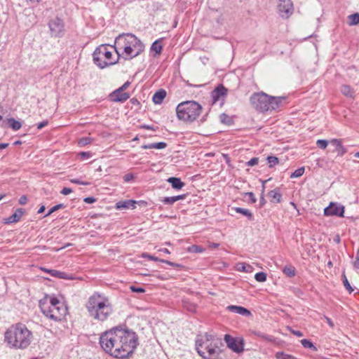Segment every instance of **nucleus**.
<instances>
[{
    "instance_id": "1",
    "label": "nucleus",
    "mask_w": 359,
    "mask_h": 359,
    "mask_svg": "<svg viewBox=\"0 0 359 359\" xmlns=\"http://www.w3.org/2000/svg\"><path fill=\"white\" fill-rule=\"evenodd\" d=\"M100 344L106 353L123 359L133 353L138 341L135 332L116 327L101 334Z\"/></svg>"
},
{
    "instance_id": "2",
    "label": "nucleus",
    "mask_w": 359,
    "mask_h": 359,
    "mask_svg": "<svg viewBox=\"0 0 359 359\" xmlns=\"http://www.w3.org/2000/svg\"><path fill=\"white\" fill-rule=\"evenodd\" d=\"M115 51L118 59L121 57L119 50H123L122 57L125 60H132L144 50V45L135 34L131 33L120 34L115 39Z\"/></svg>"
},
{
    "instance_id": "3",
    "label": "nucleus",
    "mask_w": 359,
    "mask_h": 359,
    "mask_svg": "<svg viewBox=\"0 0 359 359\" xmlns=\"http://www.w3.org/2000/svg\"><path fill=\"white\" fill-rule=\"evenodd\" d=\"M86 307L89 316L99 321L106 320L113 313L109 298L99 292H95L88 298Z\"/></svg>"
},
{
    "instance_id": "4",
    "label": "nucleus",
    "mask_w": 359,
    "mask_h": 359,
    "mask_svg": "<svg viewBox=\"0 0 359 359\" xmlns=\"http://www.w3.org/2000/svg\"><path fill=\"white\" fill-rule=\"evenodd\" d=\"M224 344L221 339L205 332L197 336L196 349L197 353L204 359H215L222 352Z\"/></svg>"
},
{
    "instance_id": "5",
    "label": "nucleus",
    "mask_w": 359,
    "mask_h": 359,
    "mask_svg": "<svg viewBox=\"0 0 359 359\" xmlns=\"http://www.w3.org/2000/svg\"><path fill=\"white\" fill-rule=\"evenodd\" d=\"M32 333L27 326L22 323H16L11 325L5 332V341L15 348H25L32 342Z\"/></svg>"
},
{
    "instance_id": "6",
    "label": "nucleus",
    "mask_w": 359,
    "mask_h": 359,
    "mask_svg": "<svg viewBox=\"0 0 359 359\" xmlns=\"http://www.w3.org/2000/svg\"><path fill=\"white\" fill-rule=\"evenodd\" d=\"M285 97H275L269 95L264 92L253 93L250 98L252 107L260 112L275 111L280 107Z\"/></svg>"
},
{
    "instance_id": "7",
    "label": "nucleus",
    "mask_w": 359,
    "mask_h": 359,
    "mask_svg": "<svg viewBox=\"0 0 359 359\" xmlns=\"http://www.w3.org/2000/svg\"><path fill=\"white\" fill-rule=\"evenodd\" d=\"M202 107L195 101H185L176 108L177 118L184 121L192 122L201 114Z\"/></svg>"
},
{
    "instance_id": "8",
    "label": "nucleus",
    "mask_w": 359,
    "mask_h": 359,
    "mask_svg": "<svg viewBox=\"0 0 359 359\" xmlns=\"http://www.w3.org/2000/svg\"><path fill=\"white\" fill-rule=\"evenodd\" d=\"M40 308L47 318L54 321L61 320L67 313V307L56 297L50 298L49 305L41 304Z\"/></svg>"
},
{
    "instance_id": "9",
    "label": "nucleus",
    "mask_w": 359,
    "mask_h": 359,
    "mask_svg": "<svg viewBox=\"0 0 359 359\" xmlns=\"http://www.w3.org/2000/svg\"><path fill=\"white\" fill-rule=\"evenodd\" d=\"M94 63L101 69H104L109 65L116 64L118 59L112 60V53L108 50L106 45H102L97 47L93 54Z\"/></svg>"
},
{
    "instance_id": "10",
    "label": "nucleus",
    "mask_w": 359,
    "mask_h": 359,
    "mask_svg": "<svg viewBox=\"0 0 359 359\" xmlns=\"http://www.w3.org/2000/svg\"><path fill=\"white\" fill-rule=\"evenodd\" d=\"M50 34L52 37H62L65 34V24L63 20L58 18L55 17L51 18L48 23Z\"/></svg>"
},
{
    "instance_id": "11",
    "label": "nucleus",
    "mask_w": 359,
    "mask_h": 359,
    "mask_svg": "<svg viewBox=\"0 0 359 359\" xmlns=\"http://www.w3.org/2000/svg\"><path fill=\"white\" fill-rule=\"evenodd\" d=\"M344 210L345 208L343 205L337 202H330V205L324 209V215L344 217Z\"/></svg>"
},
{
    "instance_id": "12",
    "label": "nucleus",
    "mask_w": 359,
    "mask_h": 359,
    "mask_svg": "<svg viewBox=\"0 0 359 359\" xmlns=\"http://www.w3.org/2000/svg\"><path fill=\"white\" fill-rule=\"evenodd\" d=\"M279 15L283 18H288L294 11L293 4L291 0H279L278 4Z\"/></svg>"
},
{
    "instance_id": "13",
    "label": "nucleus",
    "mask_w": 359,
    "mask_h": 359,
    "mask_svg": "<svg viewBox=\"0 0 359 359\" xmlns=\"http://www.w3.org/2000/svg\"><path fill=\"white\" fill-rule=\"evenodd\" d=\"M224 341L227 346L236 353H241L243 350V344L238 341L236 338L229 334L224 335Z\"/></svg>"
},
{
    "instance_id": "14",
    "label": "nucleus",
    "mask_w": 359,
    "mask_h": 359,
    "mask_svg": "<svg viewBox=\"0 0 359 359\" xmlns=\"http://www.w3.org/2000/svg\"><path fill=\"white\" fill-rule=\"evenodd\" d=\"M226 95L227 89L222 84L218 85L211 93L212 103L215 104L220 100L224 101V99Z\"/></svg>"
},
{
    "instance_id": "15",
    "label": "nucleus",
    "mask_w": 359,
    "mask_h": 359,
    "mask_svg": "<svg viewBox=\"0 0 359 359\" xmlns=\"http://www.w3.org/2000/svg\"><path fill=\"white\" fill-rule=\"evenodd\" d=\"M23 20L27 27H32L36 23V15L30 8H26L22 13Z\"/></svg>"
},
{
    "instance_id": "16",
    "label": "nucleus",
    "mask_w": 359,
    "mask_h": 359,
    "mask_svg": "<svg viewBox=\"0 0 359 359\" xmlns=\"http://www.w3.org/2000/svg\"><path fill=\"white\" fill-rule=\"evenodd\" d=\"M109 97L111 102H124L130 97V95L128 93L115 90L109 94Z\"/></svg>"
},
{
    "instance_id": "17",
    "label": "nucleus",
    "mask_w": 359,
    "mask_h": 359,
    "mask_svg": "<svg viewBox=\"0 0 359 359\" xmlns=\"http://www.w3.org/2000/svg\"><path fill=\"white\" fill-rule=\"evenodd\" d=\"M24 212L25 211L22 208L17 209L13 215L4 219V223L5 224H9L18 222L21 219Z\"/></svg>"
},
{
    "instance_id": "18",
    "label": "nucleus",
    "mask_w": 359,
    "mask_h": 359,
    "mask_svg": "<svg viewBox=\"0 0 359 359\" xmlns=\"http://www.w3.org/2000/svg\"><path fill=\"white\" fill-rule=\"evenodd\" d=\"M226 310L229 312L240 314L243 316H250L251 312L245 307L236 305H230L226 307Z\"/></svg>"
},
{
    "instance_id": "19",
    "label": "nucleus",
    "mask_w": 359,
    "mask_h": 359,
    "mask_svg": "<svg viewBox=\"0 0 359 359\" xmlns=\"http://www.w3.org/2000/svg\"><path fill=\"white\" fill-rule=\"evenodd\" d=\"M330 143L334 147V151L337 152L338 156H342L346 153V149L342 145L341 140L332 139L330 141Z\"/></svg>"
},
{
    "instance_id": "20",
    "label": "nucleus",
    "mask_w": 359,
    "mask_h": 359,
    "mask_svg": "<svg viewBox=\"0 0 359 359\" xmlns=\"http://www.w3.org/2000/svg\"><path fill=\"white\" fill-rule=\"evenodd\" d=\"M136 201L133 200H127L119 201L116 203L117 209H134L135 208Z\"/></svg>"
},
{
    "instance_id": "21",
    "label": "nucleus",
    "mask_w": 359,
    "mask_h": 359,
    "mask_svg": "<svg viewBox=\"0 0 359 359\" xmlns=\"http://www.w3.org/2000/svg\"><path fill=\"white\" fill-rule=\"evenodd\" d=\"M168 182L170 183L172 187L175 189L180 190L184 187L185 184L181 180L180 178L171 177L167 180Z\"/></svg>"
},
{
    "instance_id": "22",
    "label": "nucleus",
    "mask_w": 359,
    "mask_h": 359,
    "mask_svg": "<svg viewBox=\"0 0 359 359\" xmlns=\"http://www.w3.org/2000/svg\"><path fill=\"white\" fill-rule=\"evenodd\" d=\"M165 96L166 91L164 89H160L154 93L152 97V100L155 104H159L162 103Z\"/></svg>"
},
{
    "instance_id": "23",
    "label": "nucleus",
    "mask_w": 359,
    "mask_h": 359,
    "mask_svg": "<svg viewBox=\"0 0 359 359\" xmlns=\"http://www.w3.org/2000/svg\"><path fill=\"white\" fill-rule=\"evenodd\" d=\"M269 196L271 198V202L280 203L281 201L282 194L279 189H275L269 192Z\"/></svg>"
},
{
    "instance_id": "24",
    "label": "nucleus",
    "mask_w": 359,
    "mask_h": 359,
    "mask_svg": "<svg viewBox=\"0 0 359 359\" xmlns=\"http://www.w3.org/2000/svg\"><path fill=\"white\" fill-rule=\"evenodd\" d=\"M167 144L163 142H156V143H151L149 144H144L142 146V148L144 149H162L165 148Z\"/></svg>"
},
{
    "instance_id": "25",
    "label": "nucleus",
    "mask_w": 359,
    "mask_h": 359,
    "mask_svg": "<svg viewBox=\"0 0 359 359\" xmlns=\"http://www.w3.org/2000/svg\"><path fill=\"white\" fill-rule=\"evenodd\" d=\"M341 92L344 95L348 97H354L355 96V91L350 86L348 85H343L341 87Z\"/></svg>"
},
{
    "instance_id": "26",
    "label": "nucleus",
    "mask_w": 359,
    "mask_h": 359,
    "mask_svg": "<svg viewBox=\"0 0 359 359\" xmlns=\"http://www.w3.org/2000/svg\"><path fill=\"white\" fill-rule=\"evenodd\" d=\"M252 267L245 263H238L236 265V270L238 271H243L246 273H250L252 271Z\"/></svg>"
},
{
    "instance_id": "27",
    "label": "nucleus",
    "mask_w": 359,
    "mask_h": 359,
    "mask_svg": "<svg viewBox=\"0 0 359 359\" xmlns=\"http://www.w3.org/2000/svg\"><path fill=\"white\" fill-rule=\"evenodd\" d=\"M234 210L236 212L241 213L244 216H246L250 220H252L253 219V215L248 209H245L242 208H235Z\"/></svg>"
},
{
    "instance_id": "28",
    "label": "nucleus",
    "mask_w": 359,
    "mask_h": 359,
    "mask_svg": "<svg viewBox=\"0 0 359 359\" xmlns=\"http://www.w3.org/2000/svg\"><path fill=\"white\" fill-rule=\"evenodd\" d=\"M8 123L9 126L15 131L18 130L22 127L21 123L16 121L13 118H8Z\"/></svg>"
},
{
    "instance_id": "29",
    "label": "nucleus",
    "mask_w": 359,
    "mask_h": 359,
    "mask_svg": "<svg viewBox=\"0 0 359 359\" xmlns=\"http://www.w3.org/2000/svg\"><path fill=\"white\" fill-rule=\"evenodd\" d=\"M303 347L306 348H310L313 351H317L318 348L314 346L313 342L306 339H303L300 341Z\"/></svg>"
},
{
    "instance_id": "30",
    "label": "nucleus",
    "mask_w": 359,
    "mask_h": 359,
    "mask_svg": "<svg viewBox=\"0 0 359 359\" xmlns=\"http://www.w3.org/2000/svg\"><path fill=\"white\" fill-rule=\"evenodd\" d=\"M283 272L288 277H293L295 276V268L292 266H285Z\"/></svg>"
},
{
    "instance_id": "31",
    "label": "nucleus",
    "mask_w": 359,
    "mask_h": 359,
    "mask_svg": "<svg viewBox=\"0 0 359 359\" xmlns=\"http://www.w3.org/2000/svg\"><path fill=\"white\" fill-rule=\"evenodd\" d=\"M349 25H356L359 23V13H355L348 16Z\"/></svg>"
},
{
    "instance_id": "32",
    "label": "nucleus",
    "mask_w": 359,
    "mask_h": 359,
    "mask_svg": "<svg viewBox=\"0 0 359 359\" xmlns=\"http://www.w3.org/2000/svg\"><path fill=\"white\" fill-rule=\"evenodd\" d=\"M277 359H296V358L292 355L287 354L283 351L277 352L276 354Z\"/></svg>"
},
{
    "instance_id": "33",
    "label": "nucleus",
    "mask_w": 359,
    "mask_h": 359,
    "mask_svg": "<svg viewBox=\"0 0 359 359\" xmlns=\"http://www.w3.org/2000/svg\"><path fill=\"white\" fill-rule=\"evenodd\" d=\"M188 251L189 252L201 253L205 251V249L201 246L193 245L188 248Z\"/></svg>"
},
{
    "instance_id": "34",
    "label": "nucleus",
    "mask_w": 359,
    "mask_h": 359,
    "mask_svg": "<svg viewBox=\"0 0 359 359\" xmlns=\"http://www.w3.org/2000/svg\"><path fill=\"white\" fill-rule=\"evenodd\" d=\"M183 306L187 311L190 312H195L196 310V304L187 301L183 302Z\"/></svg>"
},
{
    "instance_id": "35",
    "label": "nucleus",
    "mask_w": 359,
    "mask_h": 359,
    "mask_svg": "<svg viewBox=\"0 0 359 359\" xmlns=\"http://www.w3.org/2000/svg\"><path fill=\"white\" fill-rule=\"evenodd\" d=\"M267 161L269 166L273 168L279 163V159L276 156H269L267 157Z\"/></svg>"
},
{
    "instance_id": "36",
    "label": "nucleus",
    "mask_w": 359,
    "mask_h": 359,
    "mask_svg": "<svg viewBox=\"0 0 359 359\" xmlns=\"http://www.w3.org/2000/svg\"><path fill=\"white\" fill-rule=\"evenodd\" d=\"M342 281L344 286L346 287V289L348 291V292L351 294L353 291V288L350 285L346 275L344 273L342 275Z\"/></svg>"
},
{
    "instance_id": "37",
    "label": "nucleus",
    "mask_w": 359,
    "mask_h": 359,
    "mask_svg": "<svg viewBox=\"0 0 359 359\" xmlns=\"http://www.w3.org/2000/svg\"><path fill=\"white\" fill-rule=\"evenodd\" d=\"M255 278L257 282H265L266 280V274L264 272H258L255 275Z\"/></svg>"
},
{
    "instance_id": "38",
    "label": "nucleus",
    "mask_w": 359,
    "mask_h": 359,
    "mask_svg": "<svg viewBox=\"0 0 359 359\" xmlns=\"http://www.w3.org/2000/svg\"><path fill=\"white\" fill-rule=\"evenodd\" d=\"M151 50L155 51L156 54H160L162 50V46L158 43V41H154L151 45Z\"/></svg>"
},
{
    "instance_id": "39",
    "label": "nucleus",
    "mask_w": 359,
    "mask_h": 359,
    "mask_svg": "<svg viewBox=\"0 0 359 359\" xmlns=\"http://www.w3.org/2000/svg\"><path fill=\"white\" fill-rule=\"evenodd\" d=\"M304 172V167H301V168L297 169L294 172H293L290 175V177L291 178L299 177L303 175Z\"/></svg>"
},
{
    "instance_id": "40",
    "label": "nucleus",
    "mask_w": 359,
    "mask_h": 359,
    "mask_svg": "<svg viewBox=\"0 0 359 359\" xmlns=\"http://www.w3.org/2000/svg\"><path fill=\"white\" fill-rule=\"evenodd\" d=\"M90 143H91V138L88 137H82L78 142L79 145L81 147L86 146Z\"/></svg>"
},
{
    "instance_id": "41",
    "label": "nucleus",
    "mask_w": 359,
    "mask_h": 359,
    "mask_svg": "<svg viewBox=\"0 0 359 359\" xmlns=\"http://www.w3.org/2000/svg\"><path fill=\"white\" fill-rule=\"evenodd\" d=\"M64 207H65L64 204H62V203L61 204H57L56 205H54L46 214L45 217H48V216L50 215L53 212H55V211L58 210L59 209L62 208Z\"/></svg>"
},
{
    "instance_id": "42",
    "label": "nucleus",
    "mask_w": 359,
    "mask_h": 359,
    "mask_svg": "<svg viewBox=\"0 0 359 359\" xmlns=\"http://www.w3.org/2000/svg\"><path fill=\"white\" fill-rule=\"evenodd\" d=\"M316 145L319 148H320L322 149H326V147L328 145V141L325 140H318L316 142Z\"/></svg>"
},
{
    "instance_id": "43",
    "label": "nucleus",
    "mask_w": 359,
    "mask_h": 359,
    "mask_svg": "<svg viewBox=\"0 0 359 359\" xmlns=\"http://www.w3.org/2000/svg\"><path fill=\"white\" fill-rule=\"evenodd\" d=\"M41 270L50 273L53 277H60V274H61V271H57V270H49L44 268H41Z\"/></svg>"
},
{
    "instance_id": "44",
    "label": "nucleus",
    "mask_w": 359,
    "mask_h": 359,
    "mask_svg": "<svg viewBox=\"0 0 359 359\" xmlns=\"http://www.w3.org/2000/svg\"><path fill=\"white\" fill-rule=\"evenodd\" d=\"M161 201L165 205H172L175 203L173 196L164 197L163 199H161Z\"/></svg>"
},
{
    "instance_id": "45",
    "label": "nucleus",
    "mask_w": 359,
    "mask_h": 359,
    "mask_svg": "<svg viewBox=\"0 0 359 359\" xmlns=\"http://www.w3.org/2000/svg\"><path fill=\"white\" fill-rule=\"evenodd\" d=\"M130 288L131 291L134 292L143 293L145 292L144 288H143L142 287H136L135 285H132V286H130Z\"/></svg>"
},
{
    "instance_id": "46",
    "label": "nucleus",
    "mask_w": 359,
    "mask_h": 359,
    "mask_svg": "<svg viewBox=\"0 0 359 359\" xmlns=\"http://www.w3.org/2000/svg\"><path fill=\"white\" fill-rule=\"evenodd\" d=\"M259 163V158L253 157L249 161L246 163L248 166H254Z\"/></svg>"
},
{
    "instance_id": "47",
    "label": "nucleus",
    "mask_w": 359,
    "mask_h": 359,
    "mask_svg": "<svg viewBox=\"0 0 359 359\" xmlns=\"http://www.w3.org/2000/svg\"><path fill=\"white\" fill-rule=\"evenodd\" d=\"M142 257L148 258L149 259L153 260V261H155V262H161V260H163L162 259H159V258H158L156 257H154V256H152L151 255L146 254V253H144L142 255Z\"/></svg>"
},
{
    "instance_id": "48",
    "label": "nucleus",
    "mask_w": 359,
    "mask_h": 359,
    "mask_svg": "<svg viewBox=\"0 0 359 359\" xmlns=\"http://www.w3.org/2000/svg\"><path fill=\"white\" fill-rule=\"evenodd\" d=\"M135 176L133 173H127L123 176L126 182H130L134 179Z\"/></svg>"
},
{
    "instance_id": "49",
    "label": "nucleus",
    "mask_w": 359,
    "mask_h": 359,
    "mask_svg": "<svg viewBox=\"0 0 359 359\" xmlns=\"http://www.w3.org/2000/svg\"><path fill=\"white\" fill-rule=\"evenodd\" d=\"M70 181H71V182L76 184H81V185H89L90 184V182L80 181L78 179H72Z\"/></svg>"
},
{
    "instance_id": "50",
    "label": "nucleus",
    "mask_w": 359,
    "mask_h": 359,
    "mask_svg": "<svg viewBox=\"0 0 359 359\" xmlns=\"http://www.w3.org/2000/svg\"><path fill=\"white\" fill-rule=\"evenodd\" d=\"M161 262L165 263V264H167L171 266H174V267H182V265L180 264L174 263V262H170L168 260H165V259L161 260Z\"/></svg>"
},
{
    "instance_id": "51",
    "label": "nucleus",
    "mask_w": 359,
    "mask_h": 359,
    "mask_svg": "<svg viewBox=\"0 0 359 359\" xmlns=\"http://www.w3.org/2000/svg\"><path fill=\"white\" fill-rule=\"evenodd\" d=\"M83 159H88L91 157V154L88 151H82L79 154Z\"/></svg>"
},
{
    "instance_id": "52",
    "label": "nucleus",
    "mask_w": 359,
    "mask_h": 359,
    "mask_svg": "<svg viewBox=\"0 0 359 359\" xmlns=\"http://www.w3.org/2000/svg\"><path fill=\"white\" fill-rule=\"evenodd\" d=\"M248 196L249 200L252 203H255L257 201V199L255 196V194L252 192H248L245 194Z\"/></svg>"
},
{
    "instance_id": "53",
    "label": "nucleus",
    "mask_w": 359,
    "mask_h": 359,
    "mask_svg": "<svg viewBox=\"0 0 359 359\" xmlns=\"http://www.w3.org/2000/svg\"><path fill=\"white\" fill-rule=\"evenodd\" d=\"M43 0H25L28 5L35 6L40 4Z\"/></svg>"
},
{
    "instance_id": "54",
    "label": "nucleus",
    "mask_w": 359,
    "mask_h": 359,
    "mask_svg": "<svg viewBox=\"0 0 359 359\" xmlns=\"http://www.w3.org/2000/svg\"><path fill=\"white\" fill-rule=\"evenodd\" d=\"M72 192V189L69 188V187H64L62 191H60V193L63 195H68L70 193Z\"/></svg>"
},
{
    "instance_id": "55",
    "label": "nucleus",
    "mask_w": 359,
    "mask_h": 359,
    "mask_svg": "<svg viewBox=\"0 0 359 359\" xmlns=\"http://www.w3.org/2000/svg\"><path fill=\"white\" fill-rule=\"evenodd\" d=\"M27 202V198L26 196L23 195L19 198V203L20 205H25Z\"/></svg>"
},
{
    "instance_id": "56",
    "label": "nucleus",
    "mask_w": 359,
    "mask_h": 359,
    "mask_svg": "<svg viewBox=\"0 0 359 359\" xmlns=\"http://www.w3.org/2000/svg\"><path fill=\"white\" fill-rule=\"evenodd\" d=\"M253 334H254L255 335H256V336H257V337H260V338L267 339V336H266L265 334H264L263 332H259V331L256 332V331H255V332H253Z\"/></svg>"
},
{
    "instance_id": "57",
    "label": "nucleus",
    "mask_w": 359,
    "mask_h": 359,
    "mask_svg": "<svg viewBox=\"0 0 359 359\" xmlns=\"http://www.w3.org/2000/svg\"><path fill=\"white\" fill-rule=\"evenodd\" d=\"M48 121H43L41 123H39L38 125H37V128L39 130H41L42 129L43 127L46 126L48 125Z\"/></svg>"
},
{
    "instance_id": "58",
    "label": "nucleus",
    "mask_w": 359,
    "mask_h": 359,
    "mask_svg": "<svg viewBox=\"0 0 359 359\" xmlns=\"http://www.w3.org/2000/svg\"><path fill=\"white\" fill-rule=\"evenodd\" d=\"M290 332L295 336L301 337L303 336V333L299 330H290Z\"/></svg>"
},
{
    "instance_id": "59",
    "label": "nucleus",
    "mask_w": 359,
    "mask_h": 359,
    "mask_svg": "<svg viewBox=\"0 0 359 359\" xmlns=\"http://www.w3.org/2000/svg\"><path fill=\"white\" fill-rule=\"evenodd\" d=\"M354 266L356 268V269H359V250L357 252V255H356V258H355V260L354 262Z\"/></svg>"
},
{
    "instance_id": "60",
    "label": "nucleus",
    "mask_w": 359,
    "mask_h": 359,
    "mask_svg": "<svg viewBox=\"0 0 359 359\" xmlns=\"http://www.w3.org/2000/svg\"><path fill=\"white\" fill-rule=\"evenodd\" d=\"M130 83L128 81L126 82L123 85H122L120 88H118L117 90L119 91H123L129 86Z\"/></svg>"
},
{
    "instance_id": "61",
    "label": "nucleus",
    "mask_w": 359,
    "mask_h": 359,
    "mask_svg": "<svg viewBox=\"0 0 359 359\" xmlns=\"http://www.w3.org/2000/svg\"><path fill=\"white\" fill-rule=\"evenodd\" d=\"M186 194H182V195H178V196H173L174 197V199H175V201L177 202L180 200H183L186 198Z\"/></svg>"
},
{
    "instance_id": "62",
    "label": "nucleus",
    "mask_w": 359,
    "mask_h": 359,
    "mask_svg": "<svg viewBox=\"0 0 359 359\" xmlns=\"http://www.w3.org/2000/svg\"><path fill=\"white\" fill-rule=\"evenodd\" d=\"M84 201L87 203H93L95 201V198L94 197H87L84 199Z\"/></svg>"
},
{
    "instance_id": "63",
    "label": "nucleus",
    "mask_w": 359,
    "mask_h": 359,
    "mask_svg": "<svg viewBox=\"0 0 359 359\" xmlns=\"http://www.w3.org/2000/svg\"><path fill=\"white\" fill-rule=\"evenodd\" d=\"M226 118H229V116H228L226 114H222L220 115V120H221V122H222V123H225V122H226Z\"/></svg>"
},
{
    "instance_id": "64",
    "label": "nucleus",
    "mask_w": 359,
    "mask_h": 359,
    "mask_svg": "<svg viewBox=\"0 0 359 359\" xmlns=\"http://www.w3.org/2000/svg\"><path fill=\"white\" fill-rule=\"evenodd\" d=\"M60 278H62V279H69V277L68 276V274L66 273L65 272H62L61 271V274H60Z\"/></svg>"
}]
</instances>
